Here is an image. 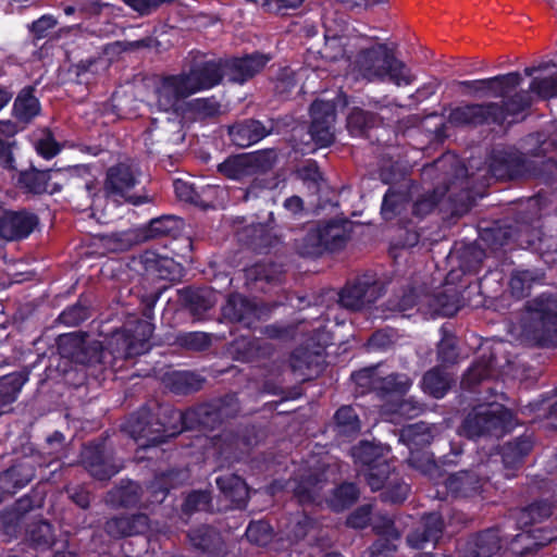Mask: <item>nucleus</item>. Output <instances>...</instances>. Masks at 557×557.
<instances>
[{"instance_id":"1","label":"nucleus","mask_w":557,"mask_h":557,"mask_svg":"<svg viewBox=\"0 0 557 557\" xmlns=\"http://www.w3.org/2000/svg\"><path fill=\"white\" fill-rule=\"evenodd\" d=\"M152 325L140 321L134 331L115 332L110 337L106 348L97 341H89L81 333H70L60 337V349L64 356L77 363L104 364L114 368L119 360H124L146 352L152 335Z\"/></svg>"},{"instance_id":"2","label":"nucleus","mask_w":557,"mask_h":557,"mask_svg":"<svg viewBox=\"0 0 557 557\" xmlns=\"http://www.w3.org/2000/svg\"><path fill=\"white\" fill-rule=\"evenodd\" d=\"M222 76V65L216 61L199 63L187 73L164 76L154 85V106L161 111L177 113L188 97L216 86Z\"/></svg>"},{"instance_id":"3","label":"nucleus","mask_w":557,"mask_h":557,"mask_svg":"<svg viewBox=\"0 0 557 557\" xmlns=\"http://www.w3.org/2000/svg\"><path fill=\"white\" fill-rule=\"evenodd\" d=\"M123 430L143 447L165 443L187 430L185 411L170 406H158L157 412L144 405L129 414Z\"/></svg>"},{"instance_id":"4","label":"nucleus","mask_w":557,"mask_h":557,"mask_svg":"<svg viewBox=\"0 0 557 557\" xmlns=\"http://www.w3.org/2000/svg\"><path fill=\"white\" fill-rule=\"evenodd\" d=\"M359 53L350 64V71L356 78L368 82L388 81L394 85L408 86L414 81L410 69L384 44H376L370 48L360 41Z\"/></svg>"},{"instance_id":"5","label":"nucleus","mask_w":557,"mask_h":557,"mask_svg":"<svg viewBox=\"0 0 557 557\" xmlns=\"http://www.w3.org/2000/svg\"><path fill=\"white\" fill-rule=\"evenodd\" d=\"M529 345L546 346L557 342V294H542L529 301L515 326Z\"/></svg>"},{"instance_id":"6","label":"nucleus","mask_w":557,"mask_h":557,"mask_svg":"<svg viewBox=\"0 0 557 557\" xmlns=\"http://www.w3.org/2000/svg\"><path fill=\"white\" fill-rule=\"evenodd\" d=\"M515 414L503 405H478L461 422V434L469 440L500 437L515 428Z\"/></svg>"},{"instance_id":"7","label":"nucleus","mask_w":557,"mask_h":557,"mask_svg":"<svg viewBox=\"0 0 557 557\" xmlns=\"http://www.w3.org/2000/svg\"><path fill=\"white\" fill-rule=\"evenodd\" d=\"M240 410L236 393H228L222 397L199 404L185 410L187 430L211 432L231 418H235Z\"/></svg>"},{"instance_id":"8","label":"nucleus","mask_w":557,"mask_h":557,"mask_svg":"<svg viewBox=\"0 0 557 557\" xmlns=\"http://www.w3.org/2000/svg\"><path fill=\"white\" fill-rule=\"evenodd\" d=\"M367 484L373 492L380 491V499L385 504H403L410 492V485L406 483L387 458L369 469H360Z\"/></svg>"},{"instance_id":"9","label":"nucleus","mask_w":557,"mask_h":557,"mask_svg":"<svg viewBox=\"0 0 557 557\" xmlns=\"http://www.w3.org/2000/svg\"><path fill=\"white\" fill-rule=\"evenodd\" d=\"M137 183L138 175L133 166L119 163L107 171L103 190L106 196L115 202L128 201L138 205L144 202V199L132 194Z\"/></svg>"},{"instance_id":"10","label":"nucleus","mask_w":557,"mask_h":557,"mask_svg":"<svg viewBox=\"0 0 557 557\" xmlns=\"http://www.w3.org/2000/svg\"><path fill=\"white\" fill-rule=\"evenodd\" d=\"M494 463V461L488 460L485 463L478 465L474 469L449 474L445 480L447 491L455 497H470L479 494L483 486L494 479L495 474H487Z\"/></svg>"},{"instance_id":"11","label":"nucleus","mask_w":557,"mask_h":557,"mask_svg":"<svg viewBox=\"0 0 557 557\" xmlns=\"http://www.w3.org/2000/svg\"><path fill=\"white\" fill-rule=\"evenodd\" d=\"M27 545L39 553H50V557H76L71 552L63 550L64 543L58 542L54 527L45 519L30 521L25 529Z\"/></svg>"},{"instance_id":"12","label":"nucleus","mask_w":557,"mask_h":557,"mask_svg":"<svg viewBox=\"0 0 557 557\" xmlns=\"http://www.w3.org/2000/svg\"><path fill=\"white\" fill-rule=\"evenodd\" d=\"M505 120L503 108L494 102L465 103L450 110L448 123L454 126H478Z\"/></svg>"},{"instance_id":"13","label":"nucleus","mask_w":557,"mask_h":557,"mask_svg":"<svg viewBox=\"0 0 557 557\" xmlns=\"http://www.w3.org/2000/svg\"><path fill=\"white\" fill-rule=\"evenodd\" d=\"M522 82L518 72L497 75L490 78L462 81L458 83L461 91L471 97H504Z\"/></svg>"},{"instance_id":"14","label":"nucleus","mask_w":557,"mask_h":557,"mask_svg":"<svg viewBox=\"0 0 557 557\" xmlns=\"http://www.w3.org/2000/svg\"><path fill=\"white\" fill-rule=\"evenodd\" d=\"M82 463L88 473L98 481H109L120 471L106 451V441L97 440L84 445L81 453Z\"/></svg>"},{"instance_id":"15","label":"nucleus","mask_w":557,"mask_h":557,"mask_svg":"<svg viewBox=\"0 0 557 557\" xmlns=\"http://www.w3.org/2000/svg\"><path fill=\"white\" fill-rule=\"evenodd\" d=\"M82 463L88 473L98 481H109L120 471L106 451V441L97 440L84 445L81 453Z\"/></svg>"},{"instance_id":"16","label":"nucleus","mask_w":557,"mask_h":557,"mask_svg":"<svg viewBox=\"0 0 557 557\" xmlns=\"http://www.w3.org/2000/svg\"><path fill=\"white\" fill-rule=\"evenodd\" d=\"M502 548L499 527H491L469 534L458 542L459 557H492Z\"/></svg>"},{"instance_id":"17","label":"nucleus","mask_w":557,"mask_h":557,"mask_svg":"<svg viewBox=\"0 0 557 557\" xmlns=\"http://www.w3.org/2000/svg\"><path fill=\"white\" fill-rule=\"evenodd\" d=\"M534 447L532 433L524 432L522 435L504 443L499 447V455L503 463V476L512 479L522 469L525 458Z\"/></svg>"},{"instance_id":"18","label":"nucleus","mask_w":557,"mask_h":557,"mask_svg":"<svg viewBox=\"0 0 557 557\" xmlns=\"http://www.w3.org/2000/svg\"><path fill=\"white\" fill-rule=\"evenodd\" d=\"M310 134L319 147L330 146L334 141L335 104L332 101L317 100L311 104Z\"/></svg>"},{"instance_id":"19","label":"nucleus","mask_w":557,"mask_h":557,"mask_svg":"<svg viewBox=\"0 0 557 557\" xmlns=\"http://www.w3.org/2000/svg\"><path fill=\"white\" fill-rule=\"evenodd\" d=\"M187 539L195 550L209 557H224L226 544L221 531L212 524L193 527Z\"/></svg>"},{"instance_id":"20","label":"nucleus","mask_w":557,"mask_h":557,"mask_svg":"<svg viewBox=\"0 0 557 557\" xmlns=\"http://www.w3.org/2000/svg\"><path fill=\"white\" fill-rule=\"evenodd\" d=\"M36 476L35 466L26 459L16 460L0 472V504L29 484Z\"/></svg>"},{"instance_id":"21","label":"nucleus","mask_w":557,"mask_h":557,"mask_svg":"<svg viewBox=\"0 0 557 557\" xmlns=\"http://www.w3.org/2000/svg\"><path fill=\"white\" fill-rule=\"evenodd\" d=\"M39 225V219L28 211H8L0 215V237L21 240L28 237Z\"/></svg>"},{"instance_id":"22","label":"nucleus","mask_w":557,"mask_h":557,"mask_svg":"<svg viewBox=\"0 0 557 557\" xmlns=\"http://www.w3.org/2000/svg\"><path fill=\"white\" fill-rule=\"evenodd\" d=\"M517 534L511 543V552L520 557L533 555L540 548L550 544L557 539V529L554 528H527Z\"/></svg>"},{"instance_id":"23","label":"nucleus","mask_w":557,"mask_h":557,"mask_svg":"<svg viewBox=\"0 0 557 557\" xmlns=\"http://www.w3.org/2000/svg\"><path fill=\"white\" fill-rule=\"evenodd\" d=\"M67 181V173L61 170L39 171L28 170L21 174L20 184L33 194H54L61 190Z\"/></svg>"},{"instance_id":"24","label":"nucleus","mask_w":557,"mask_h":557,"mask_svg":"<svg viewBox=\"0 0 557 557\" xmlns=\"http://www.w3.org/2000/svg\"><path fill=\"white\" fill-rule=\"evenodd\" d=\"M135 262L144 271V274L152 280L175 281L182 272L181 265L172 258L160 256L151 250L139 255Z\"/></svg>"},{"instance_id":"25","label":"nucleus","mask_w":557,"mask_h":557,"mask_svg":"<svg viewBox=\"0 0 557 557\" xmlns=\"http://www.w3.org/2000/svg\"><path fill=\"white\" fill-rule=\"evenodd\" d=\"M148 522L149 517L146 513L114 516L106 521L103 529L110 537L122 539L145 532Z\"/></svg>"},{"instance_id":"26","label":"nucleus","mask_w":557,"mask_h":557,"mask_svg":"<svg viewBox=\"0 0 557 557\" xmlns=\"http://www.w3.org/2000/svg\"><path fill=\"white\" fill-rule=\"evenodd\" d=\"M537 73L530 84L531 92L543 99L557 97V66L545 63L539 67H525L524 74L532 76Z\"/></svg>"},{"instance_id":"27","label":"nucleus","mask_w":557,"mask_h":557,"mask_svg":"<svg viewBox=\"0 0 557 557\" xmlns=\"http://www.w3.org/2000/svg\"><path fill=\"white\" fill-rule=\"evenodd\" d=\"M269 61L270 57L261 53L231 60L226 63L228 78L243 84L260 73Z\"/></svg>"},{"instance_id":"28","label":"nucleus","mask_w":557,"mask_h":557,"mask_svg":"<svg viewBox=\"0 0 557 557\" xmlns=\"http://www.w3.org/2000/svg\"><path fill=\"white\" fill-rule=\"evenodd\" d=\"M221 494L231 502L233 508L245 509L249 499V488L245 480L235 473H225L215 479Z\"/></svg>"},{"instance_id":"29","label":"nucleus","mask_w":557,"mask_h":557,"mask_svg":"<svg viewBox=\"0 0 557 557\" xmlns=\"http://www.w3.org/2000/svg\"><path fill=\"white\" fill-rule=\"evenodd\" d=\"M379 296V287L375 284L367 282H357L347 285L339 295V301L343 307L352 310H359L367 305L375 301Z\"/></svg>"},{"instance_id":"30","label":"nucleus","mask_w":557,"mask_h":557,"mask_svg":"<svg viewBox=\"0 0 557 557\" xmlns=\"http://www.w3.org/2000/svg\"><path fill=\"white\" fill-rule=\"evenodd\" d=\"M554 509L555 504L549 499H536L519 510L517 525L519 529L531 528L550 518Z\"/></svg>"},{"instance_id":"31","label":"nucleus","mask_w":557,"mask_h":557,"mask_svg":"<svg viewBox=\"0 0 557 557\" xmlns=\"http://www.w3.org/2000/svg\"><path fill=\"white\" fill-rule=\"evenodd\" d=\"M228 134L236 146L245 148L264 138L268 131L259 121L248 120L231 126Z\"/></svg>"},{"instance_id":"32","label":"nucleus","mask_w":557,"mask_h":557,"mask_svg":"<svg viewBox=\"0 0 557 557\" xmlns=\"http://www.w3.org/2000/svg\"><path fill=\"white\" fill-rule=\"evenodd\" d=\"M325 364L323 349H319L313 354L307 350L299 349L294 352L292 357V367L294 371H299L301 374H307L308 379H314Z\"/></svg>"},{"instance_id":"33","label":"nucleus","mask_w":557,"mask_h":557,"mask_svg":"<svg viewBox=\"0 0 557 557\" xmlns=\"http://www.w3.org/2000/svg\"><path fill=\"white\" fill-rule=\"evenodd\" d=\"M141 486L134 481H122L109 492L110 502L123 508H135L140 505L143 497Z\"/></svg>"},{"instance_id":"34","label":"nucleus","mask_w":557,"mask_h":557,"mask_svg":"<svg viewBox=\"0 0 557 557\" xmlns=\"http://www.w3.org/2000/svg\"><path fill=\"white\" fill-rule=\"evenodd\" d=\"M351 457L356 465L361 466V469H369L386 459L384 447L381 444L369 441H360L357 445L352 446Z\"/></svg>"},{"instance_id":"35","label":"nucleus","mask_w":557,"mask_h":557,"mask_svg":"<svg viewBox=\"0 0 557 557\" xmlns=\"http://www.w3.org/2000/svg\"><path fill=\"white\" fill-rule=\"evenodd\" d=\"M362 36L354 37H326L323 48V57L331 61H336L344 55H349L355 49H358L360 41H366Z\"/></svg>"},{"instance_id":"36","label":"nucleus","mask_w":557,"mask_h":557,"mask_svg":"<svg viewBox=\"0 0 557 557\" xmlns=\"http://www.w3.org/2000/svg\"><path fill=\"white\" fill-rule=\"evenodd\" d=\"M360 497V490L354 482H343L337 485L330 498V507L335 512H341L352 507Z\"/></svg>"},{"instance_id":"37","label":"nucleus","mask_w":557,"mask_h":557,"mask_svg":"<svg viewBox=\"0 0 557 557\" xmlns=\"http://www.w3.org/2000/svg\"><path fill=\"white\" fill-rule=\"evenodd\" d=\"M40 112L38 99L34 96L30 87L23 88L17 95L13 104L14 116L23 122H29Z\"/></svg>"},{"instance_id":"38","label":"nucleus","mask_w":557,"mask_h":557,"mask_svg":"<svg viewBox=\"0 0 557 557\" xmlns=\"http://www.w3.org/2000/svg\"><path fill=\"white\" fill-rule=\"evenodd\" d=\"M218 171L230 180H242L253 175L247 153L228 157L219 164Z\"/></svg>"},{"instance_id":"39","label":"nucleus","mask_w":557,"mask_h":557,"mask_svg":"<svg viewBox=\"0 0 557 557\" xmlns=\"http://www.w3.org/2000/svg\"><path fill=\"white\" fill-rule=\"evenodd\" d=\"M396 379L383 363L362 368L351 374L355 383H395Z\"/></svg>"},{"instance_id":"40","label":"nucleus","mask_w":557,"mask_h":557,"mask_svg":"<svg viewBox=\"0 0 557 557\" xmlns=\"http://www.w3.org/2000/svg\"><path fill=\"white\" fill-rule=\"evenodd\" d=\"M22 520L18 513L10 507L0 510V541L11 542L16 540L22 531Z\"/></svg>"},{"instance_id":"41","label":"nucleus","mask_w":557,"mask_h":557,"mask_svg":"<svg viewBox=\"0 0 557 557\" xmlns=\"http://www.w3.org/2000/svg\"><path fill=\"white\" fill-rule=\"evenodd\" d=\"M212 496L210 491L194 490L189 492L183 504L182 512L191 516L198 511H212Z\"/></svg>"},{"instance_id":"42","label":"nucleus","mask_w":557,"mask_h":557,"mask_svg":"<svg viewBox=\"0 0 557 557\" xmlns=\"http://www.w3.org/2000/svg\"><path fill=\"white\" fill-rule=\"evenodd\" d=\"M334 420L339 434L350 436L360 431L359 418L351 406L339 407L334 414Z\"/></svg>"},{"instance_id":"43","label":"nucleus","mask_w":557,"mask_h":557,"mask_svg":"<svg viewBox=\"0 0 557 557\" xmlns=\"http://www.w3.org/2000/svg\"><path fill=\"white\" fill-rule=\"evenodd\" d=\"M171 472L157 474L154 479L147 485V502L150 504H161L168 497L171 488Z\"/></svg>"},{"instance_id":"44","label":"nucleus","mask_w":557,"mask_h":557,"mask_svg":"<svg viewBox=\"0 0 557 557\" xmlns=\"http://www.w3.org/2000/svg\"><path fill=\"white\" fill-rule=\"evenodd\" d=\"M322 234V242L325 250H336L341 248L347 239L346 231L343 224L330 222L319 226Z\"/></svg>"},{"instance_id":"45","label":"nucleus","mask_w":557,"mask_h":557,"mask_svg":"<svg viewBox=\"0 0 557 557\" xmlns=\"http://www.w3.org/2000/svg\"><path fill=\"white\" fill-rule=\"evenodd\" d=\"M387 411L404 419H413L424 410V405L412 398H400L386 404Z\"/></svg>"},{"instance_id":"46","label":"nucleus","mask_w":557,"mask_h":557,"mask_svg":"<svg viewBox=\"0 0 557 557\" xmlns=\"http://www.w3.org/2000/svg\"><path fill=\"white\" fill-rule=\"evenodd\" d=\"M245 536L251 544L267 546L273 539V528L264 520L250 521Z\"/></svg>"},{"instance_id":"47","label":"nucleus","mask_w":557,"mask_h":557,"mask_svg":"<svg viewBox=\"0 0 557 557\" xmlns=\"http://www.w3.org/2000/svg\"><path fill=\"white\" fill-rule=\"evenodd\" d=\"M318 476L315 474H308L301 476L294 488V495L302 505L312 504L318 495Z\"/></svg>"},{"instance_id":"48","label":"nucleus","mask_w":557,"mask_h":557,"mask_svg":"<svg viewBox=\"0 0 557 557\" xmlns=\"http://www.w3.org/2000/svg\"><path fill=\"white\" fill-rule=\"evenodd\" d=\"M403 435L410 444L421 447L430 445L433 440L430 425L422 421L408 425L404 429Z\"/></svg>"},{"instance_id":"49","label":"nucleus","mask_w":557,"mask_h":557,"mask_svg":"<svg viewBox=\"0 0 557 557\" xmlns=\"http://www.w3.org/2000/svg\"><path fill=\"white\" fill-rule=\"evenodd\" d=\"M183 226L182 220L173 216L165 215L159 219H154L150 222V234L156 237L161 236H174Z\"/></svg>"},{"instance_id":"50","label":"nucleus","mask_w":557,"mask_h":557,"mask_svg":"<svg viewBox=\"0 0 557 557\" xmlns=\"http://www.w3.org/2000/svg\"><path fill=\"white\" fill-rule=\"evenodd\" d=\"M539 277L531 271H517L512 274L509 286L513 296L520 298L525 296Z\"/></svg>"},{"instance_id":"51","label":"nucleus","mask_w":557,"mask_h":557,"mask_svg":"<svg viewBox=\"0 0 557 557\" xmlns=\"http://www.w3.org/2000/svg\"><path fill=\"white\" fill-rule=\"evenodd\" d=\"M109 69V60L104 57H98L85 61H81L76 65L77 76L84 78L86 82L89 81V76H97L104 74Z\"/></svg>"},{"instance_id":"52","label":"nucleus","mask_w":557,"mask_h":557,"mask_svg":"<svg viewBox=\"0 0 557 557\" xmlns=\"http://www.w3.org/2000/svg\"><path fill=\"white\" fill-rule=\"evenodd\" d=\"M249 163H251L252 174L269 171L276 163V152L272 149L261 150L253 153H247Z\"/></svg>"},{"instance_id":"53","label":"nucleus","mask_w":557,"mask_h":557,"mask_svg":"<svg viewBox=\"0 0 557 557\" xmlns=\"http://www.w3.org/2000/svg\"><path fill=\"white\" fill-rule=\"evenodd\" d=\"M420 527L424 529V532L430 535L431 540H435L437 543L443 536L445 521L440 512L433 511L423 515Z\"/></svg>"},{"instance_id":"54","label":"nucleus","mask_w":557,"mask_h":557,"mask_svg":"<svg viewBox=\"0 0 557 557\" xmlns=\"http://www.w3.org/2000/svg\"><path fill=\"white\" fill-rule=\"evenodd\" d=\"M372 121V115L368 112L354 109L347 119V127L352 135L360 136L370 127Z\"/></svg>"},{"instance_id":"55","label":"nucleus","mask_w":557,"mask_h":557,"mask_svg":"<svg viewBox=\"0 0 557 557\" xmlns=\"http://www.w3.org/2000/svg\"><path fill=\"white\" fill-rule=\"evenodd\" d=\"M224 314L232 320L240 321L250 311L249 302L240 295H233L224 307Z\"/></svg>"},{"instance_id":"56","label":"nucleus","mask_w":557,"mask_h":557,"mask_svg":"<svg viewBox=\"0 0 557 557\" xmlns=\"http://www.w3.org/2000/svg\"><path fill=\"white\" fill-rule=\"evenodd\" d=\"M176 341L181 346L194 350H202L210 345V336L203 332L183 333Z\"/></svg>"},{"instance_id":"57","label":"nucleus","mask_w":557,"mask_h":557,"mask_svg":"<svg viewBox=\"0 0 557 557\" xmlns=\"http://www.w3.org/2000/svg\"><path fill=\"white\" fill-rule=\"evenodd\" d=\"M44 498L39 495V493L32 491L16 499L10 508L14 510L18 516L23 519V517L35 509L36 507H40Z\"/></svg>"},{"instance_id":"58","label":"nucleus","mask_w":557,"mask_h":557,"mask_svg":"<svg viewBox=\"0 0 557 557\" xmlns=\"http://www.w3.org/2000/svg\"><path fill=\"white\" fill-rule=\"evenodd\" d=\"M322 239V234L319 227L308 232L304 239V245L300 248L301 253L306 256L321 255L325 250Z\"/></svg>"},{"instance_id":"59","label":"nucleus","mask_w":557,"mask_h":557,"mask_svg":"<svg viewBox=\"0 0 557 557\" xmlns=\"http://www.w3.org/2000/svg\"><path fill=\"white\" fill-rule=\"evenodd\" d=\"M36 151L46 159H51L60 152V146L50 132H42L35 143Z\"/></svg>"},{"instance_id":"60","label":"nucleus","mask_w":557,"mask_h":557,"mask_svg":"<svg viewBox=\"0 0 557 557\" xmlns=\"http://www.w3.org/2000/svg\"><path fill=\"white\" fill-rule=\"evenodd\" d=\"M372 506L369 504L356 508L346 520V524L352 529H364L371 520Z\"/></svg>"},{"instance_id":"61","label":"nucleus","mask_w":557,"mask_h":557,"mask_svg":"<svg viewBox=\"0 0 557 557\" xmlns=\"http://www.w3.org/2000/svg\"><path fill=\"white\" fill-rule=\"evenodd\" d=\"M550 400V396H543L541 400L531 403L530 406L533 411H546L544 417L547 419L548 425L557 429V399L552 404Z\"/></svg>"},{"instance_id":"62","label":"nucleus","mask_w":557,"mask_h":557,"mask_svg":"<svg viewBox=\"0 0 557 557\" xmlns=\"http://www.w3.org/2000/svg\"><path fill=\"white\" fill-rule=\"evenodd\" d=\"M23 385H0V416L12 410Z\"/></svg>"},{"instance_id":"63","label":"nucleus","mask_w":557,"mask_h":557,"mask_svg":"<svg viewBox=\"0 0 557 557\" xmlns=\"http://www.w3.org/2000/svg\"><path fill=\"white\" fill-rule=\"evenodd\" d=\"M190 110L200 117L214 116L220 112V104L213 99L200 98L188 103Z\"/></svg>"},{"instance_id":"64","label":"nucleus","mask_w":557,"mask_h":557,"mask_svg":"<svg viewBox=\"0 0 557 557\" xmlns=\"http://www.w3.org/2000/svg\"><path fill=\"white\" fill-rule=\"evenodd\" d=\"M65 492L69 498L79 508L87 509L90 506V492L84 485H67Z\"/></svg>"}]
</instances>
